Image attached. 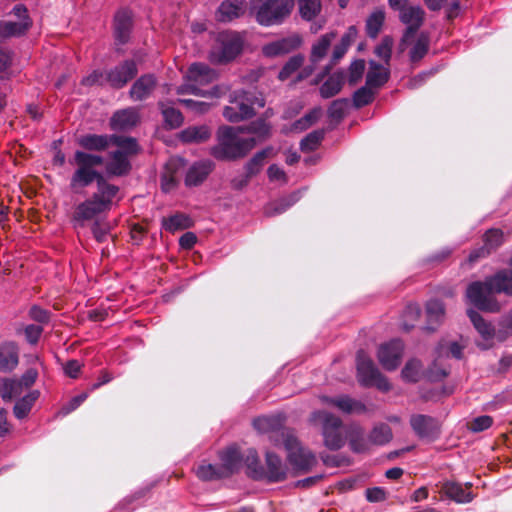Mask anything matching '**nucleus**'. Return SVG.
Returning <instances> with one entry per match:
<instances>
[{
	"label": "nucleus",
	"instance_id": "1",
	"mask_svg": "<svg viewBox=\"0 0 512 512\" xmlns=\"http://www.w3.org/2000/svg\"><path fill=\"white\" fill-rule=\"evenodd\" d=\"M74 163L77 170H74L70 177L71 191L78 193L96 184V191L90 198L78 204L73 213L72 219L80 226H84L85 222L110 210L113 198L120 189L117 185L109 183L103 172L95 170V166L102 163L100 157L77 153Z\"/></svg>",
	"mask_w": 512,
	"mask_h": 512
},
{
	"label": "nucleus",
	"instance_id": "2",
	"mask_svg": "<svg viewBox=\"0 0 512 512\" xmlns=\"http://www.w3.org/2000/svg\"><path fill=\"white\" fill-rule=\"evenodd\" d=\"M240 128L222 125L216 132V144L209 154L218 161H236L245 158L256 146L255 138H245Z\"/></svg>",
	"mask_w": 512,
	"mask_h": 512
},
{
	"label": "nucleus",
	"instance_id": "3",
	"mask_svg": "<svg viewBox=\"0 0 512 512\" xmlns=\"http://www.w3.org/2000/svg\"><path fill=\"white\" fill-rule=\"evenodd\" d=\"M230 105L223 109L224 118L231 123H238L256 115L255 106L263 108L265 99L255 91L236 90L230 95Z\"/></svg>",
	"mask_w": 512,
	"mask_h": 512
},
{
	"label": "nucleus",
	"instance_id": "4",
	"mask_svg": "<svg viewBox=\"0 0 512 512\" xmlns=\"http://www.w3.org/2000/svg\"><path fill=\"white\" fill-rule=\"evenodd\" d=\"M496 295L488 277L483 281L469 283L465 291L466 301L475 309L486 313H498L501 311V304L497 300Z\"/></svg>",
	"mask_w": 512,
	"mask_h": 512
},
{
	"label": "nucleus",
	"instance_id": "5",
	"mask_svg": "<svg viewBox=\"0 0 512 512\" xmlns=\"http://www.w3.org/2000/svg\"><path fill=\"white\" fill-rule=\"evenodd\" d=\"M243 44V39L237 32L219 33L209 52L210 62L215 65H223L233 61L242 52Z\"/></svg>",
	"mask_w": 512,
	"mask_h": 512
},
{
	"label": "nucleus",
	"instance_id": "6",
	"mask_svg": "<svg viewBox=\"0 0 512 512\" xmlns=\"http://www.w3.org/2000/svg\"><path fill=\"white\" fill-rule=\"evenodd\" d=\"M283 444L287 460L297 473H307L316 465L314 453L300 444L293 431L283 433Z\"/></svg>",
	"mask_w": 512,
	"mask_h": 512
},
{
	"label": "nucleus",
	"instance_id": "7",
	"mask_svg": "<svg viewBox=\"0 0 512 512\" xmlns=\"http://www.w3.org/2000/svg\"><path fill=\"white\" fill-rule=\"evenodd\" d=\"M357 377L364 387L375 386L380 391L388 392L391 385L388 379L379 371L373 360L364 350H359L356 355Z\"/></svg>",
	"mask_w": 512,
	"mask_h": 512
},
{
	"label": "nucleus",
	"instance_id": "8",
	"mask_svg": "<svg viewBox=\"0 0 512 512\" xmlns=\"http://www.w3.org/2000/svg\"><path fill=\"white\" fill-rule=\"evenodd\" d=\"M294 5V0H266L256 11V21L265 27L280 25L290 16Z\"/></svg>",
	"mask_w": 512,
	"mask_h": 512
},
{
	"label": "nucleus",
	"instance_id": "9",
	"mask_svg": "<svg viewBox=\"0 0 512 512\" xmlns=\"http://www.w3.org/2000/svg\"><path fill=\"white\" fill-rule=\"evenodd\" d=\"M313 416L322 423V436L325 447L331 451L341 449L345 444V437L342 432V420L327 411L315 412Z\"/></svg>",
	"mask_w": 512,
	"mask_h": 512
},
{
	"label": "nucleus",
	"instance_id": "10",
	"mask_svg": "<svg viewBox=\"0 0 512 512\" xmlns=\"http://www.w3.org/2000/svg\"><path fill=\"white\" fill-rule=\"evenodd\" d=\"M113 134H94L88 133L81 135L77 138V144L81 149L75 150L73 156L69 159V164L77 170V165L74 163L77 153H82L90 156H97L102 159V163L95 166V170L98 167L103 166L105 158L98 154L106 151L112 144Z\"/></svg>",
	"mask_w": 512,
	"mask_h": 512
},
{
	"label": "nucleus",
	"instance_id": "11",
	"mask_svg": "<svg viewBox=\"0 0 512 512\" xmlns=\"http://www.w3.org/2000/svg\"><path fill=\"white\" fill-rule=\"evenodd\" d=\"M410 426L421 439L434 441L439 438L441 424L435 417L425 414H414L410 417Z\"/></svg>",
	"mask_w": 512,
	"mask_h": 512
},
{
	"label": "nucleus",
	"instance_id": "12",
	"mask_svg": "<svg viewBox=\"0 0 512 512\" xmlns=\"http://www.w3.org/2000/svg\"><path fill=\"white\" fill-rule=\"evenodd\" d=\"M467 316L482 337L483 341L478 342L477 346L482 350L492 348L493 339L496 338L499 341V328L496 330L491 322L485 320L482 315L473 308L467 310Z\"/></svg>",
	"mask_w": 512,
	"mask_h": 512
},
{
	"label": "nucleus",
	"instance_id": "13",
	"mask_svg": "<svg viewBox=\"0 0 512 512\" xmlns=\"http://www.w3.org/2000/svg\"><path fill=\"white\" fill-rule=\"evenodd\" d=\"M138 74L134 60H125L106 72V82L113 89H121Z\"/></svg>",
	"mask_w": 512,
	"mask_h": 512
},
{
	"label": "nucleus",
	"instance_id": "14",
	"mask_svg": "<svg viewBox=\"0 0 512 512\" xmlns=\"http://www.w3.org/2000/svg\"><path fill=\"white\" fill-rule=\"evenodd\" d=\"M404 345L400 339H393L381 344L377 357L381 366L387 371H394L401 362Z\"/></svg>",
	"mask_w": 512,
	"mask_h": 512
},
{
	"label": "nucleus",
	"instance_id": "15",
	"mask_svg": "<svg viewBox=\"0 0 512 512\" xmlns=\"http://www.w3.org/2000/svg\"><path fill=\"white\" fill-rule=\"evenodd\" d=\"M120 151H112L109 153V161L104 162L105 172L103 175L106 180L112 177H125L132 171V164L129 159Z\"/></svg>",
	"mask_w": 512,
	"mask_h": 512
},
{
	"label": "nucleus",
	"instance_id": "16",
	"mask_svg": "<svg viewBox=\"0 0 512 512\" xmlns=\"http://www.w3.org/2000/svg\"><path fill=\"white\" fill-rule=\"evenodd\" d=\"M301 44V37L294 34L265 44L262 47V53L264 56L270 58L283 56L298 49Z\"/></svg>",
	"mask_w": 512,
	"mask_h": 512
},
{
	"label": "nucleus",
	"instance_id": "17",
	"mask_svg": "<svg viewBox=\"0 0 512 512\" xmlns=\"http://www.w3.org/2000/svg\"><path fill=\"white\" fill-rule=\"evenodd\" d=\"M215 169V164L209 159L194 162L187 170L185 185L187 187L200 186Z\"/></svg>",
	"mask_w": 512,
	"mask_h": 512
},
{
	"label": "nucleus",
	"instance_id": "18",
	"mask_svg": "<svg viewBox=\"0 0 512 512\" xmlns=\"http://www.w3.org/2000/svg\"><path fill=\"white\" fill-rule=\"evenodd\" d=\"M253 427L263 434L280 433L282 439L284 432L292 431L285 427V417L280 414L257 417L253 420Z\"/></svg>",
	"mask_w": 512,
	"mask_h": 512
},
{
	"label": "nucleus",
	"instance_id": "19",
	"mask_svg": "<svg viewBox=\"0 0 512 512\" xmlns=\"http://www.w3.org/2000/svg\"><path fill=\"white\" fill-rule=\"evenodd\" d=\"M185 78L188 82H193L199 87L208 85L217 80L218 73L204 63H193L188 68Z\"/></svg>",
	"mask_w": 512,
	"mask_h": 512
},
{
	"label": "nucleus",
	"instance_id": "20",
	"mask_svg": "<svg viewBox=\"0 0 512 512\" xmlns=\"http://www.w3.org/2000/svg\"><path fill=\"white\" fill-rule=\"evenodd\" d=\"M139 122V114L134 108L116 111L110 118V128L114 131L125 132L135 127Z\"/></svg>",
	"mask_w": 512,
	"mask_h": 512
},
{
	"label": "nucleus",
	"instance_id": "21",
	"mask_svg": "<svg viewBox=\"0 0 512 512\" xmlns=\"http://www.w3.org/2000/svg\"><path fill=\"white\" fill-rule=\"evenodd\" d=\"M509 268H503L488 276L496 294L512 297V257L508 261Z\"/></svg>",
	"mask_w": 512,
	"mask_h": 512
},
{
	"label": "nucleus",
	"instance_id": "22",
	"mask_svg": "<svg viewBox=\"0 0 512 512\" xmlns=\"http://www.w3.org/2000/svg\"><path fill=\"white\" fill-rule=\"evenodd\" d=\"M219 457L221 460L219 466L221 467L226 478L239 471L243 460V454L238 447H228L226 450L220 453Z\"/></svg>",
	"mask_w": 512,
	"mask_h": 512
},
{
	"label": "nucleus",
	"instance_id": "23",
	"mask_svg": "<svg viewBox=\"0 0 512 512\" xmlns=\"http://www.w3.org/2000/svg\"><path fill=\"white\" fill-rule=\"evenodd\" d=\"M265 461L266 470L264 479H267L271 483H277L287 478V468L283 465L281 458L277 454L267 452Z\"/></svg>",
	"mask_w": 512,
	"mask_h": 512
},
{
	"label": "nucleus",
	"instance_id": "24",
	"mask_svg": "<svg viewBox=\"0 0 512 512\" xmlns=\"http://www.w3.org/2000/svg\"><path fill=\"white\" fill-rule=\"evenodd\" d=\"M156 84V78L153 74H144L131 86L129 91L130 97L135 101H143L152 94Z\"/></svg>",
	"mask_w": 512,
	"mask_h": 512
},
{
	"label": "nucleus",
	"instance_id": "25",
	"mask_svg": "<svg viewBox=\"0 0 512 512\" xmlns=\"http://www.w3.org/2000/svg\"><path fill=\"white\" fill-rule=\"evenodd\" d=\"M238 127L243 134H252V138H255L256 140V145L269 140L273 134L272 124L270 122H265L264 119L257 118L247 125Z\"/></svg>",
	"mask_w": 512,
	"mask_h": 512
},
{
	"label": "nucleus",
	"instance_id": "26",
	"mask_svg": "<svg viewBox=\"0 0 512 512\" xmlns=\"http://www.w3.org/2000/svg\"><path fill=\"white\" fill-rule=\"evenodd\" d=\"M245 13L244 0H225L217 9L216 19L220 22H231Z\"/></svg>",
	"mask_w": 512,
	"mask_h": 512
},
{
	"label": "nucleus",
	"instance_id": "27",
	"mask_svg": "<svg viewBox=\"0 0 512 512\" xmlns=\"http://www.w3.org/2000/svg\"><path fill=\"white\" fill-rule=\"evenodd\" d=\"M427 324L424 329L434 332L445 317V304L438 299H431L426 303Z\"/></svg>",
	"mask_w": 512,
	"mask_h": 512
},
{
	"label": "nucleus",
	"instance_id": "28",
	"mask_svg": "<svg viewBox=\"0 0 512 512\" xmlns=\"http://www.w3.org/2000/svg\"><path fill=\"white\" fill-rule=\"evenodd\" d=\"M19 363V349L15 342H5L0 345V371L11 372Z\"/></svg>",
	"mask_w": 512,
	"mask_h": 512
},
{
	"label": "nucleus",
	"instance_id": "29",
	"mask_svg": "<svg viewBox=\"0 0 512 512\" xmlns=\"http://www.w3.org/2000/svg\"><path fill=\"white\" fill-rule=\"evenodd\" d=\"M132 20L127 10L119 11L115 16L114 35L118 45L126 44L130 39Z\"/></svg>",
	"mask_w": 512,
	"mask_h": 512
},
{
	"label": "nucleus",
	"instance_id": "30",
	"mask_svg": "<svg viewBox=\"0 0 512 512\" xmlns=\"http://www.w3.org/2000/svg\"><path fill=\"white\" fill-rule=\"evenodd\" d=\"M211 136V129L207 125L189 126L180 132L179 139L185 144H200L208 141Z\"/></svg>",
	"mask_w": 512,
	"mask_h": 512
},
{
	"label": "nucleus",
	"instance_id": "31",
	"mask_svg": "<svg viewBox=\"0 0 512 512\" xmlns=\"http://www.w3.org/2000/svg\"><path fill=\"white\" fill-rule=\"evenodd\" d=\"M440 493L457 503H469L473 500L472 493L463 488L461 483L455 481L443 482Z\"/></svg>",
	"mask_w": 512,
	"mask_h": 512
},
{
	"label": "nucleus",
	"instance_id": "32",
	"mask_svg": "<svg viewBox=\"0 0 512 512\" xmlns=\"http://www.w3.org/2000/svg\"><path fill=\"white\" fill-rule=\"evenodd\" d=\"M390 72L384 68L380 63L371 60L369 62V70L366 75V85L370 88H380L388 82Z\"/></svg>",
	"mask_w": 512,
	"mask_h": 512
},
{
	"label": "nucleus",
	"instance_id": "33",
	"mask_svg": "<svg viewBox=\"0 0 512 512\" xmlns=\"http://www.w3.org/2000/svg\"><path fill=\"white\" fill-rule=\"evenodd\" d=\"M345 75L343 71H336L324 81L319 88L322 98L329 99L339 94L344 85Z\"/></svg>",
	"mask_w": 512,
	"mask_h": 512
},
{
	"label": "nucleus",
	"instance_id": "34",
	"mask_svg": "<svg viewBox=\"0 0 512 512\" xmlns=\"http://www.w3.org/2000/svg\"><path fill=\"white\" fill-rule=\"evenodd\" d=\"M324 401L329 405L337 407L339 410L347 414H361L365 413L367 410L366 406L363 403L355 401L348 396H341L337 398L325 397Z\"/></svg>",
	"mask_w": 512,
	"mask_h": 512
},
{
	"label": "nucleus",
	"instance_id": "35",
	"mask_svg": "<svg viewBox=\"0 0 512 512\" xmlns=\"http://www.w3.org/2000/svg\"><path fill=\"white\" fill-rule=\"evenodd\" d=\"M158 107L162 113L164 125L166 128L177 129L183 124L184 117L180 110L174 108L173 106L169 105V103L164 101H159Z\"/></svg>",
	"mask_w": 512,
	"mask_h": 512
},
{
	"label": "nucleus",
	"instance_id": "36",
	"mask_svg": "<svg viewBox=\"0 0 512 512\" xmlns=\"http://www.w3.org/2000/svg\"><path fill=\"white\" fill-rule=\"evenodd\" d=\"M273 153V147L268 146L253 155V157L244 165L245 172L253 178L258 175L264 167L267 158Z\"/></svg>",
	"mask_w": 512,
	"mask_h": 512
},
{
	"label": "nucleus",
	"instance_id": "37",
	"mask_svg": "<svg viewBox=\"0 0 512 512\" xmlns=\"http://www.w3.org/2000/svg\"><path fill=\"white\" fill-rule=\"evenodd\" d=\"M39 397L40 391L32 390L27 395L20 398L13 407L14 416L17 419H24L27 417Z\"/></svg>",
	"mask_w": 512,
	"mask_h": 512
},
{
	"label": "nucleus",
	"instance_id": "38",
	"mask_svg": "<svg viewBox=\"0 0 512 512\" xmlns=\"http://www.w3.org/2000/svg\"><path fill=\"white\" fill-rule=\"evenodd\" d=\"M112 144L118 147L116 151L127 157L135 156L141 151L137 139L130 136L113 134Z\"/></svg>",
	"mask_w": 512,
	"mask_h": 512
},
{
	"label": "nucleus",
	"instance_id": "39",
	"mask_svg": "<svg viewBox=\"0 0 512 512\" xmlns=\"http://www.w3.org/2000/svg\"><path fill=\"white\" fill-rule=\"evenodd\" d=\"M242 462L245 463L248 469V475L254 480L264 479L265 469L261 466L258 453L255 449H248L247 453L243 455Z\"/></svg>",
	"mask_w": 512,
	"mask_h": 512
},
{
	"label": "nucleus",
	"instance_id": "40",
	"mask_svg": "<svg viewBox=\"0 0 512 512\" xmlns=\"http://www.w3.org/2000/svg\"><path fill=\"white\" fill-rule=\"evenodd\" d=\"M24 389L18 379L3 378L0 383V396L4 402H10L14 397L21 395Z\"/></svg>",
	"mask_w": 512,
	"mask_h": 512
},
{
	"label": "nucleus",
	"instance_id": "41",
	"mask_svg": "<svg viewBox=\"0 0 512 512\" xmlns=\"http://www.w3.org/2000/svg\"><path fill=\"white\" fill-rule=\"evenodd\" d=\"M335 37L336 33L330 32L322 35L319 38V40L312 46L310 55L311 62L317 63L326 56L327 51Z\"/></svg>",
	"mask_w": 512,
	"mask_h": 512
},
{
	"label": "nucleus",
	"instance_id": "42",
	"mask_svg": "<svg viewBox=\"0 0 512 512\" xmlns=\"http://www.w3.org/2000/svg\"><path fill=\"white\" fill-rule=\"evenodd\" d=\"M430 36L427 32H421L409 52V59L412 63L422 60L429 51Z\"/></svg>",
	"mask_w": 512,
	"mask_h": 512
},
{
	"label": "nucleus",
	"instance_id": "43",
	"mask_svg": "<svg viewBox=\"0 0 512 512\" xmlns=\"http://www.w3.org/2000/svg\"><path fill=\"white\" fill-rule=\"evenodd\" d=\"M297 200V195L292 194L277 201L271 202L264 208V214L268 217L280 215L292 207L297 202Z\"/></svg>",
	"mask_w": 512,
	"mask_h": 512
},
{
	"label": "nucleus",
	"instance_id": "44",
	"mask_svg": "<svg viewBox=\"0 0 512 512\" xmlns=\"http://www.w3.org/2000/svg\"><path fill=\"white\" fill-rule=\"evenodd\" d=\"M196 476L206 482L226 478L219 464L210 463L200 464L196 469Z\"/></svg>",
	"mask_w": 512,
	"mask_h": 512
},
{
	"label": "nucleus",
	"instance_id": "45",
	"mask_svg": "<svg viewBox=\"0 0 512 512\" xmlns=\"http://www.w3.org/2000/svg\"><path fill=\"white\" fill-rule=\"evenodd\" d=\"M350 448L355 453H364L368 450V442L364 437V431L359 426H352L348 432Z\"/></svg>",
	"mask_w": 512,
	"mask_h": 512
},
{
	"label": "nucleus",
	"instance_id": "46",
	"mask_svg": "<svg viewBox=\"0 0 512 512\" xmlns=\"http://www.w3.org/2000/svg\"><path fill=\"white\" fill-rule=\"evenodd\" d=\"M32 25V21L25 22H13L6 21L0 23V36L2 37H13L21 36L25 34Z\"/></svg>",
	"mask_w": 512,
	"mask_h": 512
},
{
	"label": "nucleus",
	"instance_id": "47",
	"mask_svg": "<svg viewBox=\"0 0 512 512\" xmlns=\"http://www.w3.org/2000/svg\"><path fill=\"white\" fill-rule=\"evenodd\" d=\"M178 163L175 160H170L166 165L164 172L161 176V188L164 192H169L178 185L176 172Z\"/></svg>",
	"mask_w": 512,
	"mask_h": 512
},
{
	"label": "nucleus",
	"instance_id": "48",
	"mask_svg": "<svg viewBox=\"0 0 512 512\" xmlns=\"http://www.w3.org/2000/svg\"><path fill=\"white\" fill-rule=\"evenodd\" d=\"M385 21V12L376 10L366 20V34L369 38L375 39L379 35Z\"/></svg>",
	"mask_w": 512,
	"mask_h": 512
},
{
	"label": "nucleus",
	"instance_id": "49",
	"mask_svg": "<svg viewBox=\"0 0 512 512\" xmlns=\"http://www.w3.org/2000/svg\"><path fill=\"white\" fill-rule=\"evenodd\" d=\"M399 19L403 24H423L425 11L420 6H406L399 12Z\"/></svg>",
	"mask_w": 512,
	"mask_h": 512
},
{
	"label": "nucleus",
	"instance_id": "50",
	"mask_svg": "<svg viewBox=\"0 0 512 512\" xmlns=\"http://www.w3.org/2000/svg\"><path fill=\"white\" fill-rule=\"evenodd\" d=\"M192 221L189 216L177 213L168 218H163V226L167 231L174 232L177 230L187 229L191 226Z\"/></svg>",
	"mask_w": 512,
	"mask_h": 512
},
{
	"label": "nucleus",
	"instance_id": "51",
	"mask_svg": "<svg viewBox=\"0 0 512 512\" xmlns=\"http://www.w3.org/2000/svg\"><path fill=\"white\" fill-rule=\"evenodd\" d=\"M392 439V431L389 425L375 426L369 434V442L374 445H385Z\"/></svg>",
	"mask_w": 512,
	"mask_h": 512
},
{
	"label": "nucleus",
	"instance_id": "52",
	"mask_svg": "<svg viewBox=\"0 0 512 512\" xmlns=\"http://www.w3.org/2000/svg\"><path fill=\"white\" fill-rule=\"evenodd\" d=\"M325 136V131L323 129L314 130L307 134L300 142V149L303 152H312L315 151L321 142L323 141Z\"/></svg>",
	"mask_w": 512,
	"mask_h": 512
},
{
	"label": "nucleus",
	"instance_id": "53",
	"mask_svg": "<svg viewBox=\"0 0 512 512\" xmlns=\"http://www.w3.org/2000/svg\"><path fill=\"white\" fill-rule=\"evenodd\" d=\"M421 315V308L416 303H410L406 306L402 315V328L406 332H409L414 326L415 322L418 321Z\"/></svg>",
	"mask_w": 512,
	"mask_h": 512
},
{
	"label": "nucleus",
	"instance_id": "54",
	"mask_svg": "<svg viewBox=\"0 0 512 512\" xmlns=\"http://www.w3.org/2000/svg\"><path fill=\"white\" fill-rule=\"evenodd\" d=\"M321 11L320 0H300L299 12L302 19L306 21L313 20Z\"/></svg>",
	"mask_w": 512,
	"mask_h": 512
},
{
	"label": "nucleus",
	"instance_id": "55",
	"mask_svg": "<svg viewBox=\"0 0 512 512\" xmlns=\"http://www.w3.org/2000/svg\"><path fill=\"white\" fill-rule=\"evenodd\" d=\"M374 98L375 93L372 88L365 84V86H362L353 93L352 101L354 107L359 109L371 104L374 101Z\"/></svg>",
	"mask_w": 512,
	"mask_h": 512
},
{
	"label": "nucleus",
	"instance_id": "56",
	"mask_svg": "<svg viewBox=\"0 0 512 512\" xmlns=\"http://www.w3.org/2000/svg\"><path fill=\"white\" fill-rule=\"evenodd\" d=\"M304 56L297 54L289 58L279 71L278 79L281 81L287 80L294 72H296L304 63Z\"/></svg>",
	"mask_w": 512,
	"mask_h": 512
},
{
	"label": "nucleus",
	"instance_id": "57",
	"mask_svg": "<svg viewBox=\"0 0 512 512\" xmlns=\"http://www.w3.org/2000/svg\"><path fill=\"white\" fill-rule=\"evenodd\" d=\"M348 105L349 100L347 98L332 101L327 110L328 117L339 123L344 118Z\"/></svg>",
	"mask_w": 512,
	"mask_h": 512
},
{
	"label": "nucleus",
	"instance_id": "58",
	"mask_svg": "<svg viewBox=\"0 0 512 512\" xmlns=\"http://www.w3.org/2000/svg\"><path fill=\"white\" fill-rule=\"evenodd\" d=\"M421 362L417 359L409 360L401 371V375L405 381L416 383L420 379Z\"/></svg>",
	"mask_w": 512,
	"mask_h": 512
},
{
	"label": "nucleus",
	"instance_id": "59",
	"mask_svg": "<svg viewBox=\"0 0 512 512\" xmlns=\"http://www.w3.org/2000/svg\"><path fill=\"white\" fill-rule=\"evenodd\" d=\"M321 108H314L300 119L296 120L292 129L294 131L302 132L312 126L320 117Z\"/></svg>",
	"mask_w": 512,
	"mask_h": 512
},
{
	"label": "nucleus",
	"instance_id": "60",
	"mask_svg": "<svg viewBox=\"0 0 512 512\" xmlns=\"http://www.w3.org/2000/svg\"><path fill=\"white\" fill-rule=\"evenodd\" d=\"M503 244V232L500 229H489L483 235V245L491 253L495 252Z\"/></svg>",
	"mask_w": 512,
	"mask_h": 512
},
{
	"label": "nucleus",
	"instance_id": "61",
	"mask_svg": "<svg viewBox=\"0 0 512 512\" xmlns=\"http://www.w3.org/2000/svg\"><path fill=\"white\" fill-rule=\"evenodd\" d=\"M365 71V61L363 59L354 60L348 69V82L350 85H355L363 77Z\"/></svg>",
	"mask_w": 512,
	"mask_h": 512
},
{
	"label": "nucleus",
	"instance_id": "62",
	"mask_svg": "<svg viewBox=\"0 0 512 512\" xmlns=\"http://www.w3.org/2000/svg\"><path fill=\"white\" fill-rule=\"evenodd\" d=\"M493 424V418L488 415H482L474 418L468 423V429L472 432H482L490 428Z\"/></svg>",
	"mask_w": 512,
	"mask_h": 512
},
{
	"label": "nucleus",
	"instance_id": "63",
	"mask_svg": "<svg viewBox=\"0 0 512 512\" xmlns=\"http://www.w3.org/2000/svg\"><path fill=\"white\" fill-rule=\"evenodd\" d=\"M392 46V39L386 36L382 39L381 43L375 48V54L379 58L383 59L386 63H388L392 55Z\"/></svg>",
	"mask_w": 512,
	"mask_h": 512
},
{
	"label": "nucleus",
	"instance_id": "64",
	"mask_svg": "<svg viewBox=\"0 0 512 512\" xmlns=\"http://www.w3.org/2000/svg\"><path fill=\"white\" fill-rule=\"evenodd\" d=\"M91 232L97 242L103 243L108 239V236L110 235V226L107 223H100L95 221L91 226Z\"/></svg>",
	"mask_w": 512,
	"mask_h": 512
}]
</instances>
